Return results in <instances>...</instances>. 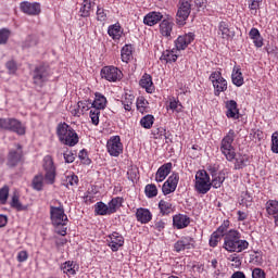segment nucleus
Wrapping results in <instances>:
<instances>
[{
	"label": "nucleus",
	"mask_w": 278,
	"mask_h": 278,
	"mask_svg": "<svg viewBox=\"0 0 278 278\" xmlns=\"http://www.w3.org/2000/svg\"><path fill=\"white\" fill-rule=\"evenodd\" d=\"M224 247L230 253H242V251L249 249V242L247 240H240L238 230H230L225 236Z\"/></svg>",
	"instance_id": "obj_1"
},
{
	"label": "nucleus",
	"mask_w": 278,
	"mask_h": 278,
	"mask_svg": "<svg viewBox=\"0 0 278 278\" xmlns=\"http://www.w3.org/2000/svg\"><path fill=\"white\" fill-rule=\"evenodd\" d=\"M56 134L60 142L66 144L67 147H75V144L79 142V136L76 134L75 129H73L66 123L58 125Z\"/></svg>",
	"instance_id": "obj_2"
},
{
	"label": "nucleus",
	"mask_w": 278,
	"mask_h": 278,
	"mask_svg": "<svg viewBox=\"0 0 278 278\" xmlns=\"http://www.w3.org/2000/svg\"><path fill=\"white\" fill-rule=\"evenodd\" d=\"M50 216L54 227H62L61 229L56 228V233H59V236H66V223H68V216L64 213V207L51 206Z\"/></svg>",
	"instance_id": "obj_3"
},
{
	"label": "nucleus",
	"mask_w": 278,
	"mask_h": 278,
	"mask_svg": "<svg viewBox=\"0 0 278 278\" xmlns=\"http://www.w3.org/2000/svg\"><path fill=\"white\" fill-rule=\"evenodd\" d=\"M233 140H236V131L233 129H230L220 142V151L228 162H233V160L236 159Z\"/></svg>",
	"instance_id": "obj_4"
},
{
	"label": "nucleus",
	"mask_w": 278,
	"mask_h": 278,
	"mask_svg": "<svg viewBox=\"0 0 278 278\" xmlns=\"http://www.w3.org/2000/svg\"><path fill=\"white\" fill-rule=\"evenodd\" d=\"M212 188V184L210 182V175L205 170H199L195 174V190L200 194H207L210 189Z\"/></svg>",
	"instance_id": "obj_5"
},
{
	"label": "nucleus",
	"mask_w": 278,
	"mask_h": 278,
	"mask_svg": "<svg viewBox=\"0 0 278 278\" xmlns=\"http://www.w3.org/2000/svg\"><path fill=\"white\" fill-rule=\"evenodd\" d=\"M51 77V70L47 65H39L33 72V80L36 86L42 87Z\"/></svg>",
	"instance_id": "obj_6"
},
{
	"label": "nucleus",
	"mask_w": 278,
	"mask_h": 278,
	"mask_svg": "<svg viewBox=\"0 0 278 278\" xmlns=\"http://www.w3.org/2000/svg\"><path fill=\"white\" fill-rule=\"evenodd\" d=\"M190 12H192V3H190L188 0H180L176 14L177 25H186V21H188Z\"/></svg>",
	"instance_id": "obj_7"
},
{
	"label": "nucleus",
	"mask_w": 278,
	"mask_h": 278,
	"mask_svg": "<svg viewBox=\"0 0 278 278\" xmlns=\"http://www.w3.org/2000/svg\"><path fill=\"white\" fill-rule=\"evenodd\" d=\"M43 170L46 172L45 181L50 186L55 184V165L53 164V157H51V155L45 156Z\"/></svg>",
	"instance_id": "obj_8"
},
{
	"label": "nucleus",
	"mask_w": 278,
	"mask_h": 278,
	"mask_svg": "<svg viewBox=\"0 0 278 278\" xmlns=\"http://www.w3.org/2000/svg\"><path fill=\"white\" fill-rule=\"evenodd\" d=\"M210 81H212L215 89V97H218L220 92L227 90V80L223 78L220 72H213L210 76Z\"/></svg>",
	"instance_id": "obj_9"
},
{
	"label": "nucleus",
	"mask_w": 278,
	"mask_h": 278,
	"mask_svg": "<svg viewBox=\"0 0 278 278\" xmlns=\"http://www.w3.org/2000/svg\"><path fill=\"white\" fill-rule=\"evenodd\" d=\"M23 161V147L21 144L16 146V150H10L8 154L7 166L9 168H15Z\"/></svg>",
	"instance_id": "obj_10"
},
{
	"label": "nucleus",
	"mask_w": 278,
	"mask_h": 278,
	"mask_svg": "<svg viewBox=\"0 0 278 278\" xmlns=\"http://www.w3.org/2000/svg\"><path fill=\"white\" fill-rule=\"evenodd\" d=\"M101 76L106 81H118L123 78V72L114 66H105L101 70Z\"/></svg>",
	"instance_id": "obj_11"
},
{
	"label": "nucleus",
	"mask_w": 278,
	"mask_h": 278,
	"mask_svg": "<svg viewBox=\"0 0 278 278\" xmlns=\"http://www.w3.org/2000/svg\"><path fill=\"white\" fill-rule=\"evenodd\" d=\"M106 149L112 157H118V155L123 153V143L121 142V137H112L106 143Z\"/></svg>",
	"instance_id": "obj_12"
},
{
	"label": "nucleus",
	"mask_w": 278,
	"mask_h": 278,
	"mask_svg": "<svg viewBox=\"0 0 278 278\" xmlns=\"http://www.w3.org/2000/svg\"><path fill=\"white\" fill-rule=\"evenodd\" d=\"M20 10L28 16H38L41 12L40 3L24 1L20 4Z\"/></svg>",
	"instance_id": "obj_13"
},
{
	"label": "nucleus",
	"mask_w": 278,
	"mask_h": 278,
	"mask_svg": "<svg viewBox=\"0 0 278 278\" xmlns=\"http://www.w3.org/2000/svg\"><path fill=\"white\" fill-rule=\"evenodd\" d=\"M179 184V174H172L162 187L163 194H170L177 190Z\"/></svg>",
	"instance_id": "obj_14"
},
{
	"label": "nucleus",
	"mask_w": 278,
	"mask_h": 278,
	"mask_svg": "<svg viewBox=\"0 0 278 278\" xmlns=\"http://www.w3.org/2000/svg\"><path fill=\"white\" fill-rule=\"evenodd\" d=\"M174 249L177 253L189 249H194V239L191 237H182L174 244Z\"/></svg>",
	"instance_id": "obj_15"
},
{
	"label": "nucleus",
	"mask_w": 278,
	"mask_h": 278,
	"mask_svg": "<svg viewBox=\"0 0 278 278\" xmlns=\"http://www.w3.org/2000/svg\"><path fill=\"white\" fill-rule=\"evenodd\" d=\"M194 40V33H189L184 36H179L176 40V49L178 51H184L188 48V45H190Z\"/></svg>",
	"instance_id": "obj_16"
},
{
	"label": "nucleus",
	"mask_w": 278,
	"mask_h": 278,
	"mask_svg": "<svg viewBox=\"0 0 278 278\" xmlns=\"http://www.w3.org/2000/svg\"><path fill=\"white\" fill-rule=\"evenodd\" d=\"M109 247L113 252L118 251L125 244V238L118 232H113L110 237Z\"/></svg>",
	"instance_id": "obj_17"
},
{
	"label": "nucleus",
	"mask_w": 278,
	"mask_h": 278,
	"mask_svg": "<svg viewBox=\"0 0 278 278\" xmlns=\"http://www.w3.org/2000/svg\"><path fill=\"white\" fill-rule=\"evenodd\" d=\"M265 207L268 216H271V218H274L275 224L278 227V201L269 200L267 201Z\"/></svg>",
	"instance_id": "obj_18"
},
{
	"label": "nucleus",
	"mask_w": 278,
	"mask_h": 278,
	"mask_svg": "<svg viewBox=\"0 0 278 278\" xmlns=\"http://www.w3.org/2000/svg\"><path fill=\"white\" fill-rule=\"evenodd\" d=\"M170 170H173V163L163 164L156 172L155 181H164L170 175Z\"/></svg>",
	"instance_id": "obj_19"
},
{
	"label": "nucleus",
	"mask_w": 278,
	"mask_h": 278,
	"mask_svg": "<svg viewBox=\"0 0 278 278\" xmlns=\"http://www.w3.org/2000/svg\"><path fill=\"white\" fill-rule=\"evenodd\" d=\"M136 218L138 223H141V225H147V223H151V218H153V215L148 208L140 207L137 208Z\"/></svg>",
	"instance_id": "obj_20"
},
{
	"label": "nucleus",
	"mask_w": 278,
	"mask_h": 278,
	"mask_svg": "<svg viewBox=\"0 0 278 278\" xmlns=\"http://www.w3.org/2000/svg\"><path fill=\"white\" fill-rule=\"evenodd\" d=\"M226 109H227L226 116L228 118H235V119L240 118L239 116L240 111L238 110V103L236 102V100L227 101Z\"/></svg>",
	"instance_id": "obj_21"
},
{
	"label": "nucleus",
	"mask_w": 278,
	"mask_h": 278,
	"mask_svg": "<svg viewBox=\"0 0 278 278\" xmlns=\"http://www.w3.org/2000/svg\"><path fill=\"white\" fill-rule=\"evenodd\" d=\"M173 225L176 229H186L190 225V217L184 214L174 215Z\"/></svg>",
	"instance_id": "obj_22"
},
{
	"label": "nucleus",
	"mask_w": 278,
	"mask_h": 278,
	"mask_svg": "<svg viewBox=\"0 0 278 278\" xmlns=\"http://www.w3.org/2000/svg\"><path fill=\"white\" fill-rule=\"evenodd\" d=\"M218 31L225 40H231L236 36V31L229 28V24H227V22L219 23Z\"/></svg>",
	"instance_id": "obj_23"
},
{
	"label": "nucleus",
	"mask_w": 278,
	"mask_h": 278,
	"mask_svg": "<svg viewBox=\"0 0 278 278\" xmlns=\"http://www.w3.org/2000/svg\"><path fill=\"white\" fill-rule=\"evenodd\" d=\"M163 15L160 12H150L148 13L144 18V25H149V27H153V25H157L159 21H162Z\"/></svg>",
	"instance_id": "obj_24"
},
{
	"label": "nucleus",
	"mask_w": 278,
	"mask_h": 278,
	"mask_svg": "<svg viewBox=\"0 0 278 278\" xmlns=\"http://www.w3.org/2000/svg\"><path fill=\"white\" fill-rule=\"evenodd\" d=\"M139 84L141 88H144V90L150 94L153 93V90H155V87L153 86V78L149 74H144Z\"/></svg>",
	"instance_id": "obj_25"
},
{
	"label": "nucleus",
	"mask_w": 278,
	"mask_h": 278,
	"mask_svg": "<svg viewBox=\"0 0 278 278\" xmlns=\"http://www.w3.org/2000/svg\"><path fill=\"white\" fill-rule=\"evenodd\" d=\"M235 170H240L249 164V156L247 154H236L235 152Z\"/></svg>",
	"instance_id": "obj_26"
},
{
	"label": "nucleus",
	"mask_w": 278,
	"mask_h": 278,
	"mask_svg": "<svg viewBox=\"0 0 278 278\" xmlns=\"http://www.w3.org/2000/svg\"><path fill=\"white\" fill-rule=\"evenodd\" d=\"M249 36L251 40H253L254 46L257 47V49L264 47V38H262V34H260V30L257 28H252L249 33Z\"/></svg>",
	"instance_id": "obj_27"
},
{
	"label": "nucleus",
	"mask_w": 278,
	"mask_h": 278,
	"mask_svg": "<svg viewBox=\"0 0 278 278\" xmlns=\"http://www.w3.org/2000/svg\"><path fill=\"white\" fill-rule=\"evenodd\" d=\"M173 22L168 20H163L160 24V31L162 36L165 38H170V34H173Z\"/></svg>",
	"instance_id": "obj_28"
},
{
	"label": "nucleus",
	"mask_w": 278,
	"mask_h": 278,
	"mask_svg": "<svg viewBox=\"0 0 278 278\" xmlns=\"http://www.w3.org/2000/svg\"><path fill=\"white\" fill-rule=\"evenodd\" d=\"M108 104V99L104 98L101 93H96V99L91 103V108L94 110H105V105Z\"/></svg>",
	"instance_id": "obj_29"
},
{
	"label": "nucleus",
	"mask_w": 278,
	"mask_h": 278,
	"mask_svg": "<svg viewBox=\"0 0 278 278\" xmlns=\"http://www.w3.org/2000/svg\"><path fill=\"white\" fill-rule=\"evenodd\" d=\"M167 105V110H172L176 114H180V112H184V105L179 102V99H176L175 97L169 98Z\"/></svg>",
	"instance_id": "obj_30"
},
{
	"label": "nucleus",
	"mask_w": 278,
	"mask_h": 278,
	"mask_svg": "<svg viewBox=\"0 0 278 278\" xmlns=\"http://www.w3.org/2000/svg\"><path fill=\"white\" fill-rule=\"evenodd\" d=\"M232 84L240 88L244 84V77H242V72H240L239 67H233L231 74Z\"/></svg>",
	"instance_id": "obj_31"
},
{
	"label": "nucleus",
	"mask_w": 278,
	"mask_h": 278,
	"mask_svg": "<svg viewBox=\"0 0 278 278\" xmlns=\"http://www.w3.org/2000/svg\"><path fill=\"white\" fill-rule=\"evenodd\" d=\"M94 7V0H84L80 8V16L87 17L90 16V10Z\"/></svg>",
	"instance_id": "obj_32"
},
{
	"label": "nucleus",
	"mask_w": 278,
	"mask_h": 278,
	"mask_svg": "<svg viewBox=\"0 0 278 278\" xmlns=\"http://www.w3.org/2000/svg\"><path fill=\"white\" fill-rule=\"evenodd\" d=\"M11 131H13V134H17V136H25V126L21 121L13 118Z\"/></svg>",
	"instance_id": "obj_33"
},
{
	"label": "nucleus",
	"mask_w": 278,
	"mask_h": 278,
	"mask_svg": "<svg viewBox=\"0 0 278 278\" xmlns=\"http://www.w3.org/2000/svg\"><path fill=\"white\" fill-rule=\"evenodd\" d=\"M132 53H134V48L131 47V45L124 46L122 48V62H125L127 64V62L131 60Z\"/></svg>",
	"instance_id": "obj_34"
},
{
	"label": "nucleus",
	"mask_w": 278,
	"mask_h": 278,
	"mask_svg": "<svg viewBox=\"0 0 278 278\" xmlns=\"http://www.w3.org/2000/svg\"><path fill=\"white\" fill-rule=\"evenodd\" d=\"M123 204V200L121 198H114L109 202L108 210L109 214H114L118 207Z\"/></svg>",
	"instance_id": "obj_35"
},
{
	"label": "nucleus",
	"mask_w": 278,
	"mask_h": 278,
	"mask_svg": "<svg viewBox=\"0 0 278 278\" xmlns=\"http://www.w3.org/2000/svg\"><path fill=\"white\" fill-rule=\"evenodd\" d=\"M43 187H45V176H42V174L35 176L33 179L34 190H37V192H40V190H42Z\"/></svg>",
	"instance_id": "obj_36"
},
{
	"label": "nucleus",
	"mask_w": 278,
	"mask_h": 278,
	"mask_svg": "<svg viewBox=\"0 0 278 278\" xmlns=\"http://www.w3.org/2000/svg\"><path fill=\"white\" fill-rule=\"evenodd\" d=\"M137 110L141 114H144V113L148 112V110H149V101H147V99H144V97H139L137 99Z\"/></svg>",
	"instance_id": "obj_37"
},
{
	"label": "nucleus",
	"mask_w": 278,
	"mask_h": 278,
	"mask_svg": "<svg viewBox=\"0 0 278 278\" xmlns=\"http://www.w3.org/2000/svg\"><path fill=\"white\" fill-rule=\"evenodd\" d=\"M159 207L161 210V214L168 215L173 212V204L170 202H166L161 200L159 203Z\"/></svg>",
	"instance_id": "obj_38"
},
{
	"label": "nucleus",
	"mask_w": 278,
	"mask_h": 278,
	"mask_svg": "<svg viewBox=\"0 0 278 278\" xmlns=\"http://www.w3.org/2000/svg\"><path fill=\"white\" fill-rule=\"evenodd\" d=\"M108 34L114 40H118V38H121V34H123V31H121V26L112 25V26L109 27Z\"/></svg>",
	"instance_id": "obj_39"
},
{
	"label": "nucleus",
	"mask_w": 278,
	"mask_h": 278,
	"mask_svg": "<svg viewBox=\"0 0 278 278\" xmlns=\"http://www.w3.org/2000/svg\"><path fill=\"white\" fill-rule=\"evenodd\" d=\"M154 121H155V117H153V115H146L141 118L140 125L144 129H151V127H153Z\"/></svg>",
	"instance_id": "obj_40"
},
{
	"label": "nucleus",
	"mask_w": 278,
	"mask_h": 278,
	"mask_svg": "<svg viewBox=\"0 0 278 278\" xmlns=\"http://www.w3.org/2000/svg\"><path fill=\"white\" fill-rule=\"evenodd\" d=\"M94 212L98 213L99 216H105L110 214V211L105 203L98 202L94 206Z\"/></svg>",
	"instance_id": "obj_41"
},
{
	"label": "nucleus",
	"mask_w": 278,
	"mask_h": 278,
	"mask_svg": "<svg viewBox=\"0 0 278 278\" xmlns=\"http://www.w3.org/2000/svg\"><path fill=\"white\" fill-rule=\"evenodd\" d=\"M63 273H66V275H75V263L67 261L62 265Z\"/></svg>",
	"instance_id": "obj_42"
},
{
	"label": "nucleus",
	"mask_w": 278,
	"mask_h": 278,
	"mask_svg": "<svg viewBox=\"0 0 278 278\" xmlns=\"http://www.w3.org/2000/svg\"><path fill=\"white\" fill-rule=\"evenodd\" d=\"M13 123H14V118H0V129L12 131Z\"/></svg>",
	"instance_id": "obj_43"
},
{
	"label": "nucleus",
	"mask_w": 278,
	"mask_h": 278,
	"mask_svg": "<svg viewBox=\"0 0 278 278\" xmlns=\"http://www.w3.org/2000/svg\"><path fill=\"white\" fill-rule=\"evenodd\" d=\"M13 123H14V118H0V129L12 131Z\"/></svg>",
	"instance_id": "obj_44"
},
{
	"label": "nucleus",
	"mask_w": 278,
	"mask_h": 278,
	"mask_svg": "<svg viewBox=\"0 0 278 278\" xmlns=\"http://www.w3.org/2000/svg\"><path fill=\"white\" fill-rule=\"evenodd\" d=\"M8 197H10V187L4 186L0 189V203L1 205H5L8 203Z\"/></svg>",
	"instance_id": "obj_45"
},
{
	"label": "nucleus",
	"mask_w": 278,
	"mask_h": 278,
	"mask_svg": "<svg viewBox=\"0 0 278 278\" xmlns=\"http://www.w3.org/2000/svg\"><path fill=\"white\" fill-rule=\"evenodd\" d=\"M144 192L148 199H153V197H157V187L155 185H147Z\"/></svg>",
	"instance_id": "obj_46"
},
{
	"label": "nucleus",
	"mask_w": 278,
	"mask_h": 278,
	"mask_svg": "<svg viewBox=\"0 0 278 278\" xmlns=\"http://www.w3.org/2000/svg\"><path fill=\"white\" fill-rule=\"evenodd\" d=\"M161 60H164L165 62H177V54L173 53V51L166 50L161 55Z\"/></svg>",
	"instance_id": "obj_47"
},
{
	"label": "nucleus",
	"mask_w": 278,
	"mask_h": 278,
	"mask_svg": "<svg viewBox=\"0 0 278 278\" xmlns=\"http://www.w3.org/2000/svg\"><path fill=\"white\" fill-rule=\"evenodd\" d=\"M11 207L18 210V212H21L22 210H25V207H23V204H21V201L18 200L17 192H14L12 195Z\"/></svg>",
	"instance_id": "obj_48"
},
{
	"label": "nucleus",
	"mask_w": 278,
	"mask_h": 278,
	"mask_svg": "<svg viewBox=\"0 0 278 278\" xmlns=\"http://www.w3.org/2000/svg\"><path fill=\"white\" fill-rule=\"evenodd\" d=\"M122 103L126 112H131V105H134V96L132 94L126 96L125 99L122 101Z\"/></svg>",
	"instance_id": "obj_49"
},
{
	"label": "nucleus",
	"mask_w": 278,
	"mask_h": 278,
	"mask_svg": "<svg viewBox=\"0 0 278 278\" xmlns=\"http://www.w3.org/2000/svg\"><path fill=\"white\" fill-rule=\"evenodd\" d=\"M10 29L2 28L0 29V45H5L10 39Z\"/></svg>",
	"instance_id": "obj_50"
},
{
	"label": "nucleus",
	"mask_w": 278,
	"mask_h": 278,
	"mask_svg": "<svg viewBox=\"0 0 278 278\" xmlns=\"http://www.w3.org/2000/svg\"><path fill=\"white\" fill-rule=\"evenodd\" d=\"M99 114H101V111L99 109L92 108L90 110V118L93 125H99Z\"/></svg>",
	"instance_id": "obj_51"
},
{
	"label": "nucleus",
	"mask_w": 278,
	"mask_h": 278,
	"mask_svg": "<svg viewBox=\"0 0 278 278\" xmlns=\"http://www.w3.org/2000/svg\"><path fill=\"white\" fill-rule=\"evenodd\" d=\"M271 152L278 153V132L271 135Z\"/></svg>",
	"instance_id": "obj_52"
},
{
	"label": "nucleus",
	"mask_w": 278,
	"mask_h": 278,
	"mask_svg": "<svg viewBox=\"0 0 278 278\" xmlns=\"http://www.w3.org/2000/svg\"><path fill=\"white\" fill-rule=\"evenodd\" d=\"M225 181V176H216L215 178H213L211 186H213V188H220V186H223V182Z\"/></svg>",
	"instance_id": "obj_53"
},
{
	"label": "nucleus",
	"mask_w": 278,
	"mask_h": 278,
	"mask_svg": "<svg viewBox=\"0 0 278 278\" xmlns=\"http://www.w3.org/2000/svg\"><path fill=\"white\" fill-rule=\"evenodd\" d=\"M65 182L67 186H77L79 184V177L77 175L66 176Z\"/></svg>",
	"instance_id": "obj_54"
},
{
	"label": "nucleus",
	"mask_w": 278,
	"mask_h": 278,
	"mask_svg": "<svg viewBox=\"0 0 278 278\" xmlns=\"http://www.w3.org/2000/svg\"><path fill=\"white\" fill-rule=\"evenodd\" d=\"M220 235L218 232H213L210 239V247H218V242H220Z\"/></svg>",
	"instance_id": "obj_55"
},
{
	"label": "nucleus",
	"mask_w": 278,
	"mask_h": 278,
	"mask_svg": "<svg viewBox=\"0 0 278 278\" xmlns=\"http://www.w3.org/2000/svg\"><path fill=\"white\" fill-rule=\"evenodd\" d=\"M97 18L98 21H105V18H108V13H105V9L98 7L97 10Z\"/></svg>",
	"instance_id": "obj_56"
},
{
	"label": "nucleus",
	"mask_w": 278,
	"mask_h": 278,
	"mask_svg": "<svg viewBox=\"0 0 278 278\" xmlns=\"http://www.w3.org/2000/svg\"><path fill=\"white\" fill-rule=\"evenodd\" d=\"M190 3H194L195 8H198V10H202L205 9V7L207 5V0H188Z\"/></svg>",
	"instance_id": "obj_57"
},
{
	"label": "nucleus",
	"mask_w": 278,
	"mask_h": 278,
	"mask_svg": "<svg viewBox=\"0 0 278 278\" xmlns=\"http://www.w3.org/2000/svg\"><path fill=\"white\" fill-rule=\"evenodd\" d=\"M252 278H266V274L260 268H254L252 271Z\"/></svg>",
	"instance_id": "obj_58"
},
{
	"label": "nucleus",
	"mask_w": 278,
	"mask_h": 278,
	"mask_svg": "<svg viewBox=\"0 0 278 278\" xmlns=\"http://www.w3.org/2000/svg\"><path fill=\"white\" fill-rule=\"evenodd\" d=\"M227 227H229V222H226L224 225L219 226L215 233L223 238V236H225V231H227Z\"/></svg>",
	"instance_id": "obj_59"
},
{
	"label": "nucleus",
	"mask_w": 278,
	"mask_h": 278,
	"mask_svg": "<svg viewBox=\"0 0 278 278\" xmlns=\"http://www.w3.org/2000/svg\"><path fill=\"white\" fill-rule=\"evenodd\" d=\"M63 155L66 164H73L75 162V154L73 152H66Z\"/></svg>",
	"instance_id": "obj_60"
},
{
	"label": "nucleus",
	"mask_w": 278,
	"mask_h": 278,
	"mask_svg": "<svg viewBox=\"0 0 278 278\" xmlns=\"http://www.w3.org/2000/svg\"><path fill=\"white\" fill-rule=\"evenodd\" d=\"M261 3H262V0H249V8L251 10H258Z\"/></svg>",
	"instance_id": "obj_61"
},
{
	"label": "nucleus",
	"mask_w": 278,
	"mask_h": 278,
	"mask_svg": "<svg viewBox=\"0 0 278 278\" xmlns=\"http://www.w3.org/2000/svg\"><path fill=\"white\" fill-rule=\"evenodd\" d=\"M7 68L11 74L16 73V63L14 61L7 62Z\"/></svg>",
	"instance_id": "obj_62"
},
{
	"label": "nucleus",
	"mask_w": 278,
	"mask_h": 278,
	"mask_svg": "<svg viewBox=\"0 0 278 278\" xmlns=\"http://www.w3.org/2000/svg\"><path fill=\"white\" fill-rule=\"evenodd\" d=\"M77 106L80 109L81 112L90 110V106H88V101H79L77 103Z\"/></svg>",
	"instance_id": "obj_63"
},
{
	"label": "nucleus",
	"mask_w": 278,
	"mask_h": 278,
	"mask_svg": "<svg viewBox=\"0 0 278 278\" xmlns=\"http://www.w3.org/2000/svg\"><path fill=\"white\" fill-rule=\"evenodd\" d=\"M27 253L25 251H21L18 254H17V261L18 262H27Z\"/></svg>",
	"instance_id": "obj_64"
}]
</instances>
